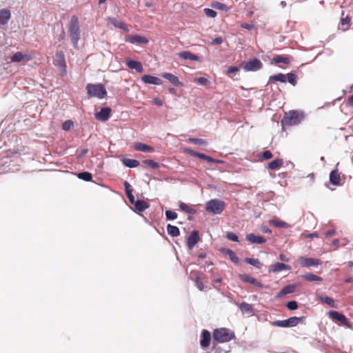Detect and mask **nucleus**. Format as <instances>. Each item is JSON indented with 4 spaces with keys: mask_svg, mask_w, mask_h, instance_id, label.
<instances>
[{
    "mask_svg": "<svg viewBox=\"0 0 353 353\" xmlns=\"http://www.w3.org/2000/svg\"><path fill=\"white\" fill-rule=\"evenodd\" d=\"M78 178L85 181H90L92 179V175L88 172H80L77 175Z\"/></svg>",
    "mask_w": 353,
    "mask_h": 353,
    "instance_id": "49530a36",
    "label": "nucleus"
},
{
    "mask_svg": "<svg viewBox=\"0 0 353 353\" xmlns=\"http://www.w3.org/2000/svg\"><path fill=\"white\" fill-rule=\"evenodd\" d=\"M241 27L244 29L251 30L253 28L254 25L244 23L241 25Z\"/></svg>",
    "mask_w": 353,
    "mask_h": 353,
    "instance_id": "052dcab7",
    "label": "nucleus"
},
{
    "mask_svg": "<svg viewBox=\"0 0 353 353\" xmlns=\"http://www.w3.org/2000/svg\"><path fill=\"white\" fill-rule=\"evenodd\" d=\"M239 308L243 313H246L248 314H253V307L251 304L243 302L240 304Z\"/></svg>",
    "mask_w": 353,
    "mask_h": 353,
    "instance_id": "f704fd0d",
    "label": "nucleus"
},
{
    "mask_svg": "<svg viewBox=\"0 0 353 353\" xmlns=\"http://www.w3.org/2000/svg\"><path fill=\"white\" fill-rule=\"evenodd\" d=\"M225 208V203L220 199H214L205 204V210L213 214H220Z\"/></svg>",
    "mask_w": 353,
    "mask_h": 353,
    "instance_id": "20e7f679",
    "label": "nucleus"
},
{
    "mask_svg": "<svg viewBox=\"0 0 353 353\" xmlns=\"http://www.w3.org/2000/svg\"><path fill=\"white\" fill-rule=\"evenodd\" d=\"M168 233L172 236H178L180 234L179 229L174 225L168 224L167 226Z\"/></svg>",
    "mask_w": 353,
    "mask_h": 353,
    "instance_id": "4c0bfd02",
    "label": "nucleus"
},
{
    "mask_svg": "<svg viewBox=\"0 0 353 353\" xmlns=\"http://www.w3.org/2000/svg\"><path fill=\"white\" fill-rule=\"evenodd\" d=\"M53 63L56 65L60 72L61 75L64 76L67 73L65 55L63 52H57L53 60Z\"/></svg>",
    "mask_w": 353,
    "mask_h": 353,
    "instance_id": "0eeeda50",
    "label": "nucleus"
},
{
    "mask_svg": "<svg viewBox=\"0 0 353 353\" xmlns=\"http://www.w3.org/2000/svg\"><path fill=\"white\" fill-rule=\"evenodd\" d=\"M319 300H320L322 303H326L331 307H336L335 305V301L333 299L329 296H325L323 295H320L318 296Z\"/></svg>",
    "mask_w": 353,
    "mask_h": 353,
    "instance_id": "72a5a7b5",
    "label": "nucleus"
},
{
    "mask_svg": "<svg viewBox=\"0 0 353 353\" xmlns=\"http://www.w3.org/2000/svg\"><path fill=\"white\" fill-rule=\"evenodd\" d=\"M279 259L282 261L288 262L289 259L283 254H280Z\"/></svg>",
    "mask_w": 353,
    "mask_h": 353,
    "instance_id": "69168bd1",
    "label": "nucleus"
},
{
    "mask_svg": "<svg viewBox=\"0 0 353 353\" xmlns=\"http://www.w3.org/2000/svg\"><path fill=\"white\" fill-rule=\"evenodd\" d=\"M88 94L90 97L103 99L107 94L105 88L101 84L89 83L86 86Z\"/></svg>",
    "mask_w": 353,
    "mask_h": 353,
    "instance_id": "39448f33",
    "label": "nucleus"
},
{
    "mask_svg": "<svg viewBox=\"0 0 353 353\" xmlns=\"http://www.w3.org/2000/svg\"><path fill=\"white\" fill-rule=\"evenodd\" d=\"M261 157L265 160L270 159L272 157V154L270 150H265L262 153Z\"/></svg>",
    "mask_w": 353,
    "mask_h": 353,
    "instance_id": "4d7b16f0",
    "label": "nucleus"
},
{
    "mask_svg": "<svg viewBox=\"0 0 353 353\" xmlns=\"http://www.w3.org/2000/svg\"><path fill=\"white\" fill-rule=\"evenodd\" d=\"M226 237L230 240V241H234V242H236L239 241V238H238V236L233 233V232H229L226 234Z\"/></svg>",
    "mask_w": 353,
    "mask_h": 353,
    "instance_id": "6e6d98bb",
    "label": "nucleus"
},
{
    "mask_svg": "<svg viewBox=\"0 0 353 353\" xmlns=\"http://www.w3.org/2000/svg\"><path fill=\"white\" fill-rule=\"evenodd\" d=\"M188 141L199 145H206L208 144V142L202 139L189 138Z\"/></svg>",
    "mask_w": 353,
    "mask_h": 353,
    "instance_id": "de8ad7c7",
    "label": "nucleus"
},
{
    "mask_svg": "<svg viewBox=\"0 0 353 353\" xmlns=\"http://www.w3.org/2000/svg\"><path fill=\"white\" fill-rule=\"evenodd\" d=\"M71 41L74 48H78V41L80 39L79 22L77 16L71 17L68 28Z\"/></svg>",
    "mask_w": 353,
    "mask_h": 353,
    "instance_id": "f257e3e1",
    "label": "nucleus"
},
{
    "mask_svg": "<svg viewBox=\"0 0 353 353\" xmlns=\"http://www.w3.org/2000/svg\"><path fill=\"white\" fill-rule=\"evenodd\" d=\"M234 338V333L228 328H218L213 332V339L219 343L229 342Z\"/></svg>",
    "mask_w": 353,
    "mask_h": 353,
    "instance_id": "7ed1b4c3",
    "label": "nucleus"
},
{
    "mask_svg": "<svg viewBox=\"0 0 353 353\" xmlns=\"http://www.w3.org/2000/svg\"><path fill=\"white\" fill-rule=\"evenodd\" d=\"M191 275L195 276L194 282H195V285L197 287V288L199 290L203 291L204 290L205 287H204L203 282L201 280L200 274L198 272H192Z\"/></svg>",
    "mask_w": 353,
    "mask_h": 353,
    "instance_id": "2f4dec72",
    "label": "nucleus"
},
{
    "mask_svg": "<svg viewBox=\"0 0 353 353\" xmlns=\"http://www.w3.org/2000/svg\"><path fill=\"white\" fill-rule=\"evenodd\" d=\"M245 261L251 265H253L256 268H257L258 269H261L263 264L259 261V259H254V258H245Z\"/></svg>",
    "mask_w": 353,
    "mask_h": 353,
    "instance_id": "58836bf2",
    "label": "nucleus"
},
{
    "mask_svg": "<svg viewBox=\"0 0 353 353\" xmlns=\"http://www.w3.org/2000/svg\"><path fill=\"white\" fill-rule=\"evenodd\" d=\"M242 67L245 71H256L263 67L261 61L254 58L249 61L242 63Z\"/></svg>",
    "mask_w": 353,
    "mask_h": 353,
    "instance_id": "6e6552de",
    "label": "nucleus"
},
{
    "mask_svg": "<svg viewBox=\"0 0 353 353\" xmlns=\"http://www.w3.org/2000/svg\"><path fill=\"white\" fill-rule=\"evenodd\" d=\"M222 252L229 256L230 259L234 263H239V258L234 251L230 249L224 248Z\"/></svg>",
    "mask_w": 353,
    "mask_h": 353,
    "instance_id": "c9c22d12",
    "label": "nucleus"
},
{
    "mask_svg": "<svg viewBox=\"0 0 353 353\" xmlns=\"http://www.w3.org/2000/svg\"><path fill=\"white\" fill-rule=\"evenodd\" d=\"M125 41L131 43H148V39L145 37L140 36L139 34L128 35L125 37Z\"/></svg>",
    "mask_w": 353,
    "mask_h": 353,
    "instance_id": "dca6fc26",
    "label": "nucleus"
},
{
    "mask_svg": "<svg viewBox=\"0 0 353 353\" xmlns=\"http://www.w3.org/2000/svg\"><path fill=\"white\" fill-rule=\"evenodd\" d=\"M245 239L253 244H262L266 242L265 239L262 236H257L252 233L248 234Z\"/></svg>",
    "mask_w": 353,
    "mask_h": 353,
    "instance_id": "f3484780",
    "label": "nucleus"
},
{
    "mask_svg": "<svg viewBox=\"0 0 353 353\" xmlns=\"http://www.w3.org/2000/svg\"><path fill=\"white\" fill-rule=\"evenodd\" d=\"M303 319V316H292L286 320L272 321L271 325L274 327H292L296 326L299 323H301Z\"/></svg>",
    "mask_w": 353,
    "mask_h": 353,
    "instance_id": "423d86ee",
    "label": "nucleus"
},
{
    "mask_svg": "<svg viewBox=\"0 0 353 353\" xmlns=\"http://www.w3.org/2000/svg\"><path fill=\"white\" fill-rule=\"evenodd\" d=\"M238 70H239V68L237 67L232 66L228 68V73H229V74L234 73V72H237Z\"/></svg>",
    "mask_w": 353,
    "mask_h": 353,
    "instance_id": "e2e57ef3",
    "label": "nucleus"
},
{
    "mask_svg": "<svg viewBox=\"0 0 353 353\" xmlns=\"http://www.w3.org/2000/svg\"><path fill=\"white\" fill-rule=\"evenodd\" d=\"M130 203L131 204H134L135 203V199H134V196H133L132 193V192H130L128 194H126Z\"/></svg>",
    "mask_w": 353,
    "mask_h": 353,
    "instance_id": "680f3d73",
    "label": "nucleus"
},
{
    "mask_svg": "<svg viewBox=\"0 0 353 353\" xmlns=\"http://www.w3.org/2000/svg\"><path fill=\"white\" fill-rule=\"evenodd\" d=\"M179 206L181 210L188 213V214H195L196 212V210L194 208L183 203V202H179Z\"/></svg>",
    "mask_w": 353,
    "mask_h": 353,
    "instance_id": "7c9ffc66",
    "label": "nucleus"
},
{
    "mask_svg": "<svg viewBox=\"0 0 353 353\" xmlns=\"http://www.w3.org/2000/svg\"><path fill=\"white\" fill-rule=\"evenodd\" d=\"M141 80L146 84L161 85L162 83V81L160 79L149 74L142 76Z\"/></svg>",
    "mask_w": 353,
    "mask_h": 353,
    "instance_id": "6ab92c4d",
    "label": "nucleus"
},
{
    "mask_svg": "<svg viewBox=\"0 0 353 353\" xmlns=\"http://www.w3.org/2000/svg\"><path fill=\"white\" fill-rule=\"evenodd\" d=\"M134 205L136 210L139 212H143L150 207L149 203L143 200H137Z\"/></svg>",
    "mask_w": 353,
    "mask_h": 353,
    "instance_id": "cd10ccee",
    "label": "nucleus"
},
{
    "mask_svg": "<svg viewBox=\"0 0 353 353\" xmlns=\"http://www.w3.org/2000/svg\"><path fill=\"white\" fill-rule=\"evenodd\" d=\"M286 76V81L293 85L296 84V76L293 73H288Z\"/></svg>",
    "mask_w": 353,
    "mask_h": 353,
    "instance_id": "09e8293b",
    "label": "nucleus"
},
{
    "mask_svg": "<svg viewBox=\"0 0 353 353\" xmlns=\"http://www.w3.org/2000/svg\"><path fill=\"white\" fill-rule=\"evenodd\" d=\"M11 17L10 11L8 9H1L0 10V26L6 25Z\"/></svg>",
    "mask_w": 353,
    "mask_h": 353,
    "instance_id": "4be33fe9",
    "label": "nucleus"
},
{
    "mask_svg": "<svg viewBox=\"0 0 353 353\" xmlns=\"http://www.w3.org/2000/svg\"><path fill=\"white\" fill-rule=\"evenodd\" d=\"M304 115L301 112L298 110H290L285 113L281 120L283 126H292L298 125L303 119Z\"/></svg>",
    "mask_w": 353,
    "mask_h": 353,
    "instance_id": "f03ea898",
    "label": "nucleus"
},
{
    "mask_svg": "<svg viewBox=\"0 0 353 353\" xmlns=\"http://www.w3.org/2000/svg\"><path fill=\"white\" fill-rule=\"evenodd\" d=\"M327 314L329 317L331 318L333 321H339L344 325H348V320L344 314L334 310L328 312Z\"/></svg>",
    "mask_w": 353,
    "mask_h": 353,
    "instance_id": "9d476101",
    "label": "nucleus"
},
{
    "mask_svg": "<svg viewBox=\"0 0 353 353\" xmlns=\"http://www.w3.org/2000/svg\"><path fill=\"white\" fill-rule=\"evenodd\" d=\"M286 307L290 310H294L298 308V304L296 301H291L288 302Z\"/></svg>",
    "mask_w": 353,
    "mask_h": 353,
    "instance_id": "5fc2aeb1",
    "label": "nucleus"
},
{
    "mask_svg": "<svg viewBox=\"0 0 353 353\" xmlns=\"http://www.w3.org/2000/svg\"><path fill=\"white\" fill-rule=\"evenodd\" d=\"M124 187L126 194H128L130 192L132 193L133 189L128 181L124 182Z\"/></svg>",
    "mask_w": 353,
    "mask_h": 353,
    "instance_id": "13d9d810",
    "label": "nucleus"
},
{
    "mask_svg": "<svg viewBox=\"0 0 353 353\" xmlns=\"http://www.w3.org/2000/svg\"><path fill=\"white\" fill-rule=\"evenodd\" d=\"M134 148L137 151L143 152H151L154 151V148L152 147L140 142L135 143L134 144Z\"/></svg>",
    "mask_w": 353,
    "mask_h": 353,
    "instance_id": "393cba45",
    "label": "nucleus"
},
{
    "mask_svg": "<svg viewBox=\"0 0 353 353\" xmlns=\"http://www.w3.org/2000/svg\"><path fill=\"white\" fill-rule=\"evenodd\" d=\"M31 59L30 57L23 54L21 52H17L11 57L12 62H20L22 61H30Z\"/></svg>",
    "mask_w": 353,
    "mask_h": 353,
    "instance_id": "5701e85b",
    "label": "nucleus"
},
{
    "mask_svg": "<svg viewBox=\"0 0 353 353\" xmlns=\"http://www.w3.org/2000/svg\"><path fill=\"white\" fill-rule=\"evenodd\" d=\"M299 263L302 267H315L321 264V261L318 259L306 258L300 256L298 259Z\"/></svg>",
    "mask_w": 353,
    "mask_h": 353,
    "instance_id": "1a4fd4ad",
    "label": "nucleus"
},
{
    "mask_svg": "<svg viewBox=\"0 0 353 353\" xmlns=\"http://www.w3.org/2000/svg\"><path fill=\"white\" fill-rule=\"evenodd\" d=\"M126 65L130 69H134L139 73L143 72V68L141 62L138 61L128 60L126 61Z\"/></svg>",
    "mask_w": 353,
    "mask_h": 353,
    "instance_id": "aec40b11",
    "label": "nucleus"
},
{
    "mask_svg": "<svg viewBox=\"0 0 353 353\" xmlns=\"http://www.w3.org/2000/svg\"><path fill=\"white\" fill-rule=\"evenodd\" d=\"M73 125V122L70 120H67L62 124V128L65 130H70L71 127Z\"/></svg>",
    "mask_w": 353,
    "mask_h": 353,
    "instance_id": "864d4df0",
    "label": "nucleus"
},
{
    "mask_svg": "<svg viewBox=\"0 0 353 353\" xmlns=\"http://www.w3.org/2000/svg\"><path fill=\"white\" fill-rule=\"evenodd\" d=\"M345 283H350L353 282V276H350L345 279Z\"/></svg>",
    "mask_w": 353,
    "mask_h": 353,
    "instance_id": "774afa93",
    "label": "nucleus"
},
{
    "mask_svg": "<svg viewBox=\"0 0 353 353\" xmlns=\"http://www.w3.org/2000/svg\"><path fill=\"white\" fill-rule=\"evenodd\" d=\"M280 81L282 83L286 82V76L282 73H279L270 77V81Z\"/></svg>",
    "mask_w": 353,
    "mask_h": 353,
    "instance_id": "a18cd8bd",
    "label": "nucleus"
},
{
    "mask_svg": "<svg viewBox=\"0 0 353 353\" xmlns=\"http://www.w3.org/2000/svg\"><path fill=\"white\" fill-rule=\"evenodd\" d=\"M199 241V232L194 230L191 232L187 239V246L188 250H191Z\"/></svg>",
    "mask_w": 353,
    "mask_h": 353,
    "instance_id": "ddd939ff",
    "label": "nucleus"
},
{
    "mask_svg": "<svg viewBox=\"0 0 353 353\" xmlns=\"http://www.w3.org/2000/svg\"><path fill=\"white\" fill-rule=\"evenodd\" d=\"M194 81L199 83V84L205 86H208L210 84V81L205 77H199L194 79Z\"/></svg>",
    "mask_w": 353,
    "mask_h": 353,
    "instance_id": "3c124183",
    "label": "nucleus"
},
{
    "mask_svg": "<svg viewBox=\"0 0 353 353\" xmlns=\"http://www.w3.org/2000/svg\"><path fill=\"white\" fill-rule=\"evenodd\" d=\"M142 163L143 165L152 168L153 169H157L159 168V163L152 159L144 160L142 161Z\"/></svg>",
    "mask_w": 353,
    "mask_h": 353,
    "instance_id": "c03bdc74",
    "label": "nucleus"
},
{
    "mask_svg": "<svg viewBox=\"0 0 353 353\" xmlns=\"http://www.w3.org/2000/svg\"><path fill=\"white\" fill-rule=\"evenodd\" d=\"M111 109L110 108H103L95 114V119L101 121H106L110 117Z\"/></svg>",
    "mask_w": 353,
    "mask_h": 353,
    "instance_id": "f8f14e48",
    "label": "nucleus"
},
{
    "mask_svg": "<svg viewBox=\"0 0 353 353\" xmlns=\"http://www.w3.org/2000/svg\"><path fill=\"white\" fill-rule=\"evenodd\" d=\"M301 277L307 281H310V282H312V281H319V282H321L323 281V278L321 277V276H319L317 275H315L314 274H312V273H307V274H303L302 276H301Z\"/></svg>",
    "mask_w": 353,
    "mask_h": 353,
    "instance_id": "c756f323",
    "label": "nucleus"
},
{
    "mask_svg": "<svg viewBox=\"0 0 353 353\" xmlns=\"http://www.w3.org/2000/svg\"><path fill=\"white\" fill-rule=\"evenodd\" d=\"M185 152L186 153H188V154H190V156H192V157H198L201 159H203L208 162H210V163H216V162H219V160H216L213 158H212L210 156H208L205 154H203V153H199V152H197L196 151H194L191 149H186L185 150Z\"/></svg>",
    "mask_w": 353,
    "mask_h": 353,
    "instance_id": "9b49d317",
    "label": "nucleus"
},
{
    "mask_svg": "<svg viewBox=\"0 0 353 353\" xmlns=\"http://www.w3.org/2000/svg\"><path fill=\"white\" fill-rule=\"evenodd\" d=\"M161 76L166 79L167 80H168L171 83L175 85H181V83L180 81H179V79L176 76L171 74V73H168V72H164L161 74Z\"/></svg>",
    "mask_w": 353,
    "mask_h": 353,
    "instance_id": "c85d7f7f",
    "label": "nucleus"
},
{
    "mask_svg": "<svg viewBox=\"0 0 353 353\" xmlns=\"http://www.w3.org/2000/svg\"><path fill=\"white\" fill-rule=\"evenodd\" d=\"M106 21L113 25L114 27L118 28L119 29H121L124 30L125 32H128L129 29L127 26V25L123 22L122 21L118 20L115 17H108L106 19Z\"/></svg>",
    "mask_w": 353,
    "mask_h": 353,
    "instance_id": "4468645a",
    "label": "nucleus"
},
{
    "mask_svg": "<svg viewBox=\"0 0 353 353\" xmlns=\"http://www.w3.org/2000/svg\"><path fill=\"white\" fill-rule=\"evenodd\" d=\"M240 279L245 282V283H249L252 284L254 286H257L259 288H261L263 286L262 283L259 281H258L253 276L249 275V274H241L239 275Z\"/></svg>",
    "mask_w": 353,
    "mask_h": 353,
    "instance_id": "a211bd4d",
    "label": "nucleus"
},
{
    "mask_svg": "<svg viewBox=\"0 0 353 353\" xmlns=\"http://www.w3.org/2000/svg\"><path fill=\"white\" fill-rule=\"evenodd\" d=\"M294 289H295V288L294 285H286L281 290L279 295L283 296V295H285L288 294L293 293L294 292Z\"/></svg>",
    "mask_w": 353,
    "mask_h": 353,
    "instance_id": "79ce46f5",
    "label": "nucleus"
},
{
    "mask_svg": "<svg viewBox=\"0 0 353 353\" xmlns=\"http://www.w3.org/2000/svg\"><path fill=\"white\" fill-rule=\"evenodd\" d=\"M123 163L128 168H137L139 165L140 163L139 161L130 159H124Z\"/></svg>",
    "mask_w": 353,
    "mask_h": 353,
    "instance_id": "e433bc0d",
    "label": "nucleus"
},
{
    "mask_svg": "<svg viewBox=\"0 0 353 353\" xmlns=\"http://www.w3.org/2000/svg\"><path fill=\"white\" fill-rule=\"evenodd\" d=\"M177 55L182 59H190L192 61H200L199 57L192 54L190 51H183L179 52Z\"/></svg>",
    "mask_w": 353,
    "mask_h": 353,
    "instance_id": "b1692460",
    "label": "nucleus"
},
{
    "mask_svg": "<svg viewBox=\"0 0 353 353\" xmlns=\"http://www.w3.org/2000/svg\"><path fill=\"white\" fill-rule=\"evenodd\" d=\"M200 345L203 348L208 347L210 344L211 334L207 330H203L201 332Z\"/></svg>",
    "mask_w": 353,
    "mask_h": 353,
    "instance_id": "2eb2a0df",
    "label": "nucleus"
},
{
    "mask_svg": "<svg viewBox=\"0 0 353 353\" xmlns=\"http://www.w3.org/2000/svg\"><path fill=\"white\" fill-rule=\"evenodd\" d=\"M203 11L205 15L210 18H214L217 15V12L212 9L204 8Z\"/></svg>",
    "mask_w": 353,
    "mask_h": 353,
    "instance_id": "603ef678",
    "label": "nucleus"
},
{
    "mask_svg": "<svg viewBox=\"0 0 353 353\" xmlns=\"http://www.w3.org/2000/svg\"><path fill=\"white\" fill-rule=\"evenodd\" d=\"M283 164L282 159H275L268 164V168L271 170H276L281 168Z\"/></svg>",
    "mask_w": 353,
    "mask_h": 353,
    "instance_id": "473e14b6",
    "label": "nucleus"
},
{
    "mask_svg": "<svg viewBox=\"0 0 353 353\" xmlns=\"http://www.w3.org/2000/svg\"><path fill=\"white\" fill-rule=\"evenodd\" d=\"M211 7L217 10H228L229 8L225 5V3L218 2V1H213L210 4Z\"/></svg>",
    "mask_w": 353,
    "mask_h": 353,
    "instance_id": "ea45409f",
    "label": "nucleus"
},
{
    "mask_svg": "<svg viewBox=\"0 0 353 353\" xmlns=\"http://www.w3.org/2000/svg\"><path fill=\"white\" fill-rule=\"evenodd\" d=\"M330 181L332 184L339 185L341 183V176L336 170H332L330 174Z\"/></svg>",
    "mask_w": 353,
    "mask_h": 353,
    "instance_id": "a878e982",
    "label": "nucleus"
},
{
    "mask_svg": "<svg viewBox=\"0 0 353 353\" xmlns=\"http://www.w3.org/2000/svg\"><path fill=\"white\" fill-rule=\"evenodd\" d=\"M346 104L348 106H353V94L347 99Z\"/></svg>",
    "mask_w": 353,
    "mask_h": 353,
    "instance_id": "0e129e2a",
    "label": "nucleus"
},
{
    "mask_svg": "<svg viewBox=\"0 0 353 353\" xmlns=\"http://www.w3.org/2000/svg\"><path fill=\"white\" fill-rule=\"evenodd\" d=\"M154 102L156 105L161 106L162 105V101L160 99L156 98L154 99Z\"/></svg>",
    "mask_w": 353,
    "mask_h": 353,
    "instance_id": "338daca9",
    "label": "nucleus"
},
{
    "mask_svg": "<svg viewBox=\"0 0 353 353\" xmlns=\"http://www.w3.org/2000/svg\"><path fill=\"white\" fill-rule=\"evenodd\" d=\"M273 61L275 63H283L288 64V63H290V59L289 57H283V56H281V55H277V56H276L274 58Z\"/></svg>",
    "mask_w": 353,
    "mask_h": 353,
    "instance_id": "37998d69",
    "label": "nucleus"
},
{
    "mask_svg": "<svg viewBox=\"0 0 353 353\" xmlns=\"http://www.w3.org/2000/svg\"><path fill=\"white\" fill-rule=\"evenodd\" d=\"M165 217L167 220H174L177 218V214L172 210H166Z\"/></svg>",
    "mask_w": 353,
    "mask_h": 353,
    "instance_id": "8fccbe9b",
    "label": "nucleus"
},
{
    "mask_svg": "<svg viewBox=\"0 0 353 353\" xmlns=\"http://www.w3.org/2000/svg\"><path fill=\"white\" fill-rule=\"evenodd\" d=\"M351 24V18L348 16L342 17L339 26V28L343 31H345L349 29Z\"/></svg>",
    "mask_w": 353,
    "mask_h": 353,
    "instance_id": "bb28decb",
    "label": "nucleus"
},
{
    "mask_svg": "<svg viewBox=\"0 0 353 353\" xmlns=\"http://www.w3.org/2000/svg\"><path fill=\"white\" fill-rule=\"evenodd\" d=\"M223 40L221 37H216L212 41V45H221L223 43Z\"/></svg>",
    "mask_w": 353,
    "mask_h": 353,
    "instance_id": "bf43d9fd",
    "label": "nucleus"
},
{
    "mask_svg": "<svg viewBox=\"0 0 353 353\" xmlns=\"http://www.w3.org/2000/svg\"><path fill=\"white\" fill-rule=\"evenodd\" d=\"M270 223L277 228H287L289 227V225L286 222L280 220H271Z\"/></svg>",
    "mask_w": 353,
    "mask_h": 353,
    "instance_id": "a19ab883",
    "label": "nucleus"
},
{
    "mask_svg": "<svg viewBox=\"0 0 353 353\" xmlns=\"http://www.w3.org/2000/svg\"><path fill=\"white\" fill-rule=\"evenodd\" d=\"M285 270H291V267L288 265L279 262L274 263L270 267V271L274 272H279Z\"/></svg>",
    "mask_w": 353,
    "mask_h": 353,
    "instance_id": "412c9836",
    "label": "nucleus"
}]
</instances>
